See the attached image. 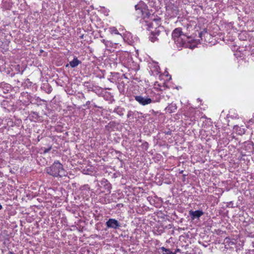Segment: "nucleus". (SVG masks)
<instances>
[{"label": "nucleus", "instance_id": "nucleus-6", "mask_svg": "<svg viewBox=\"0 0 254 254\" xmlns=\"http://www.w3.org/2000/svg\"><path fill=\"white\" fill-rule=\"evenodd\" d=\"M189 39L188 37L184 38L181 36L175 39L174 41L178 47H187L188 41H187V39Z\"/></svg>", "mask_w": 254, "mask_h": 254}, {"label": "nucleus", "instance_id": "nucleus-27", "mask_svg": "<svg viewBox=\"0 0 254 254\" xmlns=\"http://www.w3.org/2000/svg\"><path fill=\"white\" fill-rule=\"evenodd\" d=\"M102 42L105 44V45L106 46H108L109 45H110V44H111V43L109 41H106L105 40V39H103L102 40Z\"/></svg>", "mask_w": 254, "mask_h": 254}, {"label": "nucleus", "instance_id": "nucleus-29", "mask_svg": "<svg viewBox=\"0 0 254 254\" xmlns=\"http://www.w3.org/2000/svg\"><path fill=\"white\" fill-rule=\"evenodd\" d=\"M90 103H91V101H87V102H86V104H84V105H83V106H84V107L87 106V109H89V108H90V107L89 106V105H90Z\"/></svg>", "mask_w": 254, "mask_h": 254}, {"label": "nucleus", "instance_id": "nucleus-39", "mask_svg": "<svg viewBox=\"0 0 254 254\" xmlns=\"http://www.w3.org/2000/svg\"><path fill=\"white\" fill-rule=\"evenodd\" d=\"M252 244H253V247L254 248V243H253Z\"/></svg>", "mask_w": 254, "mask_h": 254}, {"label": "nucleus", "instance_id": "nucleus-26", "mask_svg": "<svg viewBox=\"0 0 254 254\" xmlns=\"http://www.w3.org/2000/svg\"><path fill=\"white\" fill-rule=\"evenodd\" d=\"M142 147L145 148V150H147L148 147V143L147 142H144L142 144Z\"/></svg>", "mask_w": 254, "mask_h": 254}, {"label": "nucleus", "instance_id": "nucleus-40", "mask_svg": "<svg viewBox=\"0 0 254 254\" xmlns=\"http://www.w3.org/2000/svg\"><path fill=\"white\" fill-rule=\"evenodd\" d=\"M109 80H110V81L111 82H113V81H112V80H111V79H109Z\"/></svg>", "mask_w": 254, "mask_h": 254}, {"label": "nucleus", "instance_id": "nucleus-28", "mask_svg": "<svg viewBox=\"0 0 254 254\" xmlns=\"http://www.w3.org/2000/svg\"><path fill=\"white\" fill-rule=\"evenodd\" d=\"M246 254H254V250H248Z\"/></svg>", "mask_w": 254, "mask_h": 254}, {"label": "nucleus", "instance_id": "nucleus-41", "mask_svg": "<svg viewBox=\"0 0 254 254\" xmlns=\"http://www.w3.org/2000/svg\"><path fill=\"white\" fill-rule=\"evenodd\" d=\"M23 70L21 71V74H22L23 73Z\"/></svg>", "mask_w": 254, "mask_h": 254}, {"label": "nucleus", "instance_id": "nucleus-36", "mask_svg": "<svg viewBox=\"0 0 254 254\" xmlns=\"http://www.w3.org/2000/svg\"><path fill=\"white\" fill-rule=\"evenodd\" d=\"M7 254H15L13 252L9 251Z\"/></svg>", "mask_w": 254, "mask_h": 254}, {"label": "nucleus", "instance_id": "nucleus-14", "mask_svg": "<svg viewBox=\"0 0 254 254\" xmlns=\"http://www.w3.org/2000/svg\"><path fill=\"white\" fill-rule=\"evenodd\" d=\"M125 111V110L124 108H122L120 106H117L114 109L113 113H116L120 116L123 117L124 115Z\"/></svg>", "mask_w": 254, "mask_h": 254}, {"label": "nucleus", "instance_id": "nucleus-3", "mask_svg": "<svg viewBox=\"0 0 254 254\" xmlns=\"http://www.w3.org/2000/svg\"><path fill=\"white\" fill-rule=\"evenodd\" d=\"M134 99L139 104L142 106H146L147 105L152 103L154 100L151 99L148 96H143L142 95H136L134 96Z\"/></svg>", "mask_w": 254, "mask_h": 254}, {"label": "nucleus", "instance_id": "nucleus-16", "mask_svg": "<svg viewBox=\"0 0 254 254\" xmlns=\"http://www.w3.org/2000/svg\"><path fill=\"white\" fill-rule=\"evenodd\" d=\"M41 89L48 94L51 93L53 90L51 86L48 83H44L41 87Z\"/></svg>", "mask_w": 254, "mask_h": 254}, {"label": "nucleus", "instance_id": "nucleus-4", "mask_svg": "<svg viewBox=\"0 0 254 254\" xmlns=\"http://www.w3.org/2000/svg\"><path fill=\"white\" fill-rule=\"evenodd\" d=\"M105 225L108 228L117 230L121 226V223L114 218H110L106 221Z\"/></svg>", "mask_w": 254, "mask_h": 254}, {"label": "nucleus", "instance_id": "nucleus-35", "mask_svg": "<svg viewBox=\"0 0 254 254\" xmlns=\"http://www.w3.org/2000/svg\"><path fill=\"white\" fill-rule=\"evenodd\" d=\"M180 252V250L179 249H177L174 253H176V254L177 252Z\"/></svg>", "mask_w": 254, "mask_h": 254}, {"label": "nucleus", "instance_id": "nucleus-17", "mask_svg": "<svg viewBox=\"0 0 254 254\" xmlns=\"http://www.w3.org/2000/svg\"><path fill=\"white\" fill-rule=\"evenodd\" d=\"M116 126V123L114 121L110 122L107 125L105 126L107 130L110 132L112 131L114 128Z\"/></svg>", "mask_w": 254, "mask_h": 254}, {"label": "nucleus", "instance_id": "nucleus-11", "mask_svg": "<svg viewBox=\"0 0 254 254\" xmlns=\"http://www.w3.org/2000/svg\"><path fill=\"white\" fill-rule=\"evenodd\" d=\"M245 235L250 238H254V226H249L245 230Z\"/></svg>", "mask_w": 254, "mask_h": 254}, {"label": "nucleus", "instance_id": "nucleus-21", "mask_svg": "<svg viewBox=\"0 0 254 254\" xmlns=\"http://www.w3.org/2000/svg\"><path fill=\"white\" fill-rule=\"evenodd\" d=\"M205 34H208L207 30L205 29H204L203 31L199 33V37L201 38L202 40H203L202 37L203 35H205Z\"/></svg>", "mask_w": 254, "mask_h": 254}, {"label": "nucleus", "instance_id": "nucleus-7", "mask_svg": "<svg viewBox=\"0 0 254 254\" xmlns=\"http://www.w3.org/2000/svg\"><path fill=\"white\" fill-rule=\"evenodd\" d=\"M160 31L159 30L155 29L154 31H152L149 36V40L152 42H155L159 40L158 37L160 35Z\"/></svg>", "mask_w": 254, "mask_h": 254}, {"label": "nucleus", "instance_id": "nucleus-8", "mask_svg": "<svg viewBox=\"0 0 254 254\" xmlns=\"http://www.w3.org/2000/svg\"><path fill=\"white\" fill-rule=\"evenodd\" d=\"M203 212L200 210H197L195 211L190 210L189 212L190 216L192 220L199 218L203 214Z\"/></svg>", "mask_w": 254, "mask_h": 254}, {"label": "nucleus", "instance_id": "nucleus-37", "mask_svg": "<svg viewBox=\"0 0 254 254\" xmlns=\"http://www.w3.org/2000/svg\"><path fill=\"white\" fill-rule=\"evenodd\" d=\"M82 98H84V99H85V96H84V94H83V93H82Z\"/></svg>", "mask_w": 254, "mask_h": 254}, {"label": "nucleus", "instance_id": "nucleus-33", "mask_svg": "<svg viewBox=\"0 0 254 254\" xmlns=\"http://www.w3.org/2000/svg\"><path fill=\"white\" fill-rule=\"evenodd\" d=\"M121 206H123V204L122 203H119V204H117V207H120Z\"/></svg>", "mask_w": 254, "mask_h": 254}, {"label": "nucleus", "instance_id": "nucleus-38", "mask_svg": "<svg viewBox=\"0 0 254 254\" xmlns=\"http://www.w3.org/2000/svg\"><path fill=\"white\" fill-rule=\"evenodd\" d=\"M27 81H28V82H29V83H31V82L29 81V79H27Z\"/></svg>", "mask_w": 254, "mask_h": 254}, {"label": "nucleus", "instance_id": "nucleus-32", "mask_svg": "<svg viewBox=\"0 0 254 254\" xmlns=\"http://www.w3.org/2000/svg\"><path fill=\"white\" fill-rule=\"evenodd\" d=\"M7 101H4H4L2 102V105H5L7 104Z\"/></svg>", "mask_w": 254, "mask_h": 254}, {"label": "nucleus", "instance_id": "nucleus-22", "mask_svg": "<svg viewBox=\"0 0 254 254\" xmlns=\"http://www.w3.org/2000/svg\"><path fill=\"white\" fill-rule=\"evenodd\" d=\"M134 114V113L133 112H132L131 111H128V113L127 114V118H130L131 117H132V118H133Z\"/></svg>", "mask_w": 254, "mask_h": 254}, {"label": "nucleus", "instance_id": "nucleus-24", "mask_svg": "<svg viewBox=\"0 0 254 254\" xmlns=\"http://www.w3.org/2000/svg\"><path fill=\"white\" fill-rule=\"evenodd\" d=\"M161 99V96L160 95H158L157 97H156L155 100H153L154 101L152 103L155 102H159Z\"/></svg>", "mask_w": 254, "mask_h": 254}, {"label": "nucleus", "instance_id": "nucleus-20", "mask_svg": "<svg viewBox=\"0 0 254 254\" xmlns=\"http://www.w3.org/2000/svg\"><path fill=\"white\" fill-rule=\"evenodd\" d=\"M52 149V145H50L48 148L42 147V150L43 151V153L46 154L49 152Z\"/></svg>", "mask_w": 254, "mask_h": 254}, {"label": "nucleus", "instance_id": "nucleus-31", "mask_svg": "<svg viewBox=\"0 0 254 254\" xmlns=\"http://www.w3.org/2000/svg\"><path fill=\"white\" fill-rule=\"evenodd\" d=\"M135 9H136V10L139 9V10L140 11V12H142V10L141 9H140L138 7V5H135Z\"/></svg>", "mask_w": 254, "mask_h": 254}, {"label": "nucleus", "instance_id": "nucleus-34", "mask_svg": "<svg viewBox=\"0 0 254 254\" xmlns=\"http://www.w3.org/2000/svg\"><path fill=\"white\" fill-rule=\"evenodd\" d=\"M247 143H248V145H252V146H253V145H254V143H253L252 142H250H250H248Z\"/></svg>", "mask_w": 254, "mask_h": 254}, {"label": "nucleus", "instance_id": "nucleus-19", "mask_svg": "<svg viewBox=\"0 0 254 254\" xmlns=\"http://www.w3.org/2000/svg\"><path fill=\"white\" fill-rule=\"evenodd\" d=\"M237 131L239 134L242 135L245 133V129L243 128L239 127H237Z\"/></svg>", "mask_w": 254, "mask_h": 254}, {"label": "nucleus", "instance_id": "nucleus-1", "mask_svg": "<svg viewBox=\"0 0 254 254\" xmlns=\"http://www.w3.org/2000/svg\"><path fill=\"white\" fill-rule=\"evenodd\" d=\"M46 172L54 177L62 178L66 176V171L59 161H55L51 166L47 167Z\"/></svg>", "mask_w": 254, "mask_h": 254}, {"label": "nucleus", "instance_id": "nucleus-23", "mask_svg": "<svg viewBox=\"0 0 254 254\" xmlns=\"http://www.w3.org/2000/svg\"><path fill=\"white\" fill-rule=\"evenodd\" d=\"M83 85L89 89H90L92 88L91 86V83H90V82L88 81L85 82L83 84Z\"/></svg>", "mask_w": 254, "mask_h": 254}, {"label": "nucleus", "instance_id": "nucleus-30", "mask_svg": "<svg viewBox=\"0 0 254 254\" xmlns=\"http://www.w3.org/2000/svg\"><path fill=\"white\" fill-rule=\"evenodd\" d=\"M92 106L93 107H94V108H99V109H102V107H100V106H98L97 105H96L95 103H93L92 104Z\"/></svg>", "mask_w": 254, "mask_h": 254}, {"label": "nucleus", "instance_id": "nucleus-10", "mask_svg": "<svg viewBox=\"0 0 254 254\" xmlns=\"http://www.w3.org/2000/svg\"><path fill=\"white\" fill-rule=\"evenodd\" d=\"M0 89L4 93H7L11 90V85L7 83L2 82L0 83Z\"/></svg>", "mask_w": 254, "mask_h": 254}, {"label": "nucleus", "instance_id": "nucleus-25", "mask_svg": "<svg viewBox=\"0 0 254 254\" xmlns=\"http://www.w3.org/2000/svg\"><path fill=\"white\" fill-rule=\"evenodd\" d=\"M155 70H156V74H158L160 72V67L158 65H154Z\"/></svg>", "mask_w": 254, "mask_h": 254}, {"label": "nucleus", "instance_id": "nucleus-2", "mask_svg": "<svg viewBox=\"0 0 254 254\" xmlns=\"http://www.w3.org/2000/svg\"><path fill=\"white\" fill-rule=\"evenodd\" d=\"M100 184H98L100 189H98L97 191L99 190V193H104L105 192H107L109 194L111 193L112 185L107 179L103 178L100 182Z\"/></svg>", "mask_w": 254, "mask_h": 254}, {"label": "nucleus", "instance_id": "nucleus-18", "mask_svg": "<svg viewBox=\"0 0 254 254\" xmlns=\"http://www.w3.org/2000/svg\"><path fill=\"white\" fill-rule=\"evenodd\" d=\"M110 33L112 34H116L119 36L121 38L122 37V35L119 32L118 30L115 27H111L110 28Z\"/></svg>", "mask_w": 254, "mask_h": 254}, {"label": "nucleus", "instance_id": "nucleus-9", "mask_svg": "<svg viewBox=\"0 0 254 254\" xmlns=\"http://www.w3.org/2000/svg\"><path fill=\"white\" fill-rule=\"evenodd\" d=\"M172 36L174 40L181 36H184L185 37H186L183 34L182 29L181 28H177L175 29L172 33Z\"/></svg>", "mask_w": 254, "mask_h": 254}, {"label": "nucleus", "instance_id": "nucleus-5", "mask_svg": "<svg viewBox=\"0 0 254 254\" xmlns=\"http://www.w3.org/2000/svg\"><path fill=\"white\" fill-rule=\"evenodd\" d=\"M20 101L25 104L33 103V97L28 92H22L19 97Z\"/></svg>", "mask_w": 254, "mask_h": 254}, {"label": "nucleus", "instance_id": "nucleus-12", "mask_svg": "<svg viewBox=\"0 0 254 254\" xmlns=\"http://www.w3.org/2000/svg\"><path fill=\"white\" fill-rule=\"evenodd\" d=\"M29 119L32 122H37L41 120L40 116L36 112H31L29 114Z\"/></svg>", "mask_w": 254, "mask_h": 254}, {"label": "nucleus", "instance_id": "nucleus-15", "mask_svg": "<svg viewBox=\"0 0 254 254\" xmlns=\"http://www.w3.org/2000/svg\"><path fill=\"white\" fill-rule=\"evenodd\" d=\"M81 63L76 57H74L73 59L69 62V65L72 68H74Z\"/></svg>", "mask_w": 254, "mask_h": 254}, {"label": "nucleus", "instance_id": "nucleus-13", "mask_svg": "<svg viewBox=\"0 0 254 254\" xmlns=\"http://www.w3.org/2000/svg\"><path fill=\"white\" fill-rule=\"evenodd\" d=\"M165 110L169 113H174L177 110V105L175 103H171L166 108Z\"/></svg>", "mask_w": 254, "mask_h": 254}]
</instances>
